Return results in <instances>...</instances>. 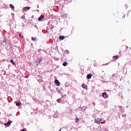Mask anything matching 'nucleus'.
I'll use <instances>...</instances> for the list:
<instances>
[{"label": "nucleus", "instance_id": "1", "mask_svg": "<svg viewBox=\"0 0 131 131\" xmlns=\"http://www.w3.org/2000/svg\"><path fill=\"white\" fill-rule=\"evenodd\" d=\"M67 4H68V1H67V0L59 1V4L60 6H62V7H63L64 5H67Z\"/></svg>", "mask_w": 131, "mask_h": 131}, {"label": "nucleus", "instance_id": "2", "mask_svg": "<svg viewBox=\"0 0 131 131\" xmlns=\"http://www.w3.org/2000/svg\"><path fill=\"white\" fill-rule=\"evenodd\" d=\"M108 96L107 94V93L106 92H103L102 94V97L104 98V99H107V98H108Z\"/></svg>", "mask_w": 131, "mask_h": 131}, {"label": "nucleus", "instance_id": "3", "mask_svg": "<svg viewBox=\"0 0 131 131\" xmlns=\"http://www.w3.org/2000/svg\"><path fill=\"white\" fill-rule=\"evenodd\" d=\"M54 82L55 84H56L57 86H60V82H59V80L56 79L55 80Z\"/></svg>", "mask_w": 131, "mask_h": 131}, {"label": "nucleus", "instance_id": "4", "mask_svg": "<svg viewBox=\"0 0 131 131\" xmlns=\"http://www.w3.org/2000/svg\"><path fill=\"white\" fill-rule=\"evenodd\" d=\"M95 122L96 123H97V124H100V123H101V122L100 121V119L99 118L95 119Z\"/></svg>", "mask_w": 131, "mask_h": 131}, {"label": "nucleus", "instance_id": "5", "mask_svg": "<svg viewBox=\"0 0 131 131\" xmlns=\"http://www.w3.org/2000/svg\"><path fill=\"white\" fill-rule=\"evenodd\" d=\"M23 10L25 12H27V11H29V10H30V7H25L23 8Z\"/></svg>", "mask_w": 131, "mask_h": 131}, {"label": "nucleus", "instance_id": "6", "mask_svg": "<svg viewBox=\"0 0 131 131\" xmlns=\"http://www.w3.org/2000/svg\"><path fill=\"white\" fill-rule=\"evenodd\" d=\"M43 18H45V15H41L38 18V21H41V20H42V19H43Z\"/></svg>", "mask_w": 131, "mask_h": 131}, {"label": "nucleus", "instance_id": "7", "mask_svg": "<svg viewBox=\"0 0 131 131\" xmlns=\"http://www.w3.org/2000/svg\"><path fill=\"white\" fill-rule=\"evenodd\" d=\"M69 85H70V84L69 83V82H66L64 84V86L66 88H68V86H69Z\"/></svg>", "mask_w": 131, "mask_h": 131}, {"label": "nucleus", "instance_id": "8", "mask_svg": "<svg viewBox=\"0 0 131 131\" xmlns=\"http://www.w3.org/2000/svg\"><path fill=\"white\" fill-rule=\"evenodd\" d=\"M86 78H88V79H91V78H92V75L91 74H88Z\"/></svg>", "mask_w": 131, "mask_h": 131}, {"label": "nucleus", "instance_id": "9", "mask_svg": "<svg viewBox=\"0 0 131 131\" xmlns=\"http://www.w3.org/2000/svg\"><path fill=\"white\" fill-rule=\"evenodd\" d=\"M82 88H83V89H84L85 90H86V89H88V85H86L84 84H82Z\"/></svg>", "mask_w": 131, "mask_h": 131}, {"label": "nucleus", "instance_id": "10", "mask_svg": "<svg viewBox=\"0 0 131 131\" xmlns=\"http://www.w3.org/2000/svg\"><path fill=\"white\" fill-rule=\"evenodd\" d=\"M10 8L12 9V10H14L15 9V7L14 6V5H13L12 4H10L9 5Z\"/></svg>", "mask_w": 131, "mask_h": 131}, {"label": "nucleus", "instance_id": "11", "mask_svg": "<svg viewBox=\"0 0 131 131\" xmlns=\"http://www.w3.org/2000/svg\"><path fill=\"white\" fill-rule=\"evenodd\" d=\"M36 62L37 63H38V64H39V63L41 62V58H38L37 60H36Z\"/></svg>", "mask_w": 131, "mask_h": 131}, {"label": "nucleus", "instance_id": "12", "mask_svg": "<svg viewBox=\"0 0 131 131\" xmlns=\"http://www.w3.org/2000/svg\"><path fill=\"white\" fill-rule=\"evenodd\" d=\"M11 125V122L10 121H8L6 123L4 124V125H5V126H7V125Z\"/></svg>", "mask_w": 131, "mask_h": 131}, {"label": "nucleus", "instance_id": "13", "mask_svg": "<svg viewBox=\"0 0 131 131\" xmlns=\"http://www.w3.org/2000/svg\"><path fill=\"white\" fill-rule=\"evenodd\" d=\"M59 39L63 40L65 38V37H64V36L60 35V36H59Z\"/></svg>", "mask_w": 131, "mask_h": 131}, {"label": "nucleus", "instance_id": "14", "mask_svg": "<svg viewBox=\"0 0 131 131\" xmlns=\"http://www.w3.org/2000/svg\"><path fill=\"white\" fill-rule=\"evenodd\" d=\"M7 38H4V39L3 40V42H5V45H7Z\"/></svg>", "mask_w": 131, "mask_h": 131}, {"label": "nucleus", "instance_id": "15", "mask_svg": "<svg viewBox=\"0 0 131 131\" xmlns=\"http://www.w3.org/2000/svg\"><path fill=\"white\" fill-rule=\"evenodd\" d=\"M97 131H102V127H98L97 129H96Z\"/></svg>", "mask_w": 131, "mask_h": 131}, {"label": "nucleus", "instance_id": "16", "mask_svg": "<svg viewBox=\"0 0 131 131\" xmlns=\"http://www.w3.org/2000/svg\"><path fill=\"white\" fill-rule=\"evenodd\" d=\"M58 116H59L57 114H55L54 115V116H53V117H54V118H58Z\"/></svg>", "mask_w": 131, "mask_h": 131}, {"label": "nucleus", "instance_id": "17", "mask_svg": "<svg viewBox=\"0 0 131 131\" xmlns=\"http://www.w3.org/2000/svg\"><path fill=\"white\" fill-rule=\"evenodd\" d=\"M113 58V59H116V60H117L118 59V55L114 56Z\"/></svg>", "mask_w": 131, "mask_h": 131}, {"label": "nucleus", "instance_id": "18", "mask_svg": "<svg viewBox=\"0 0 131 131\" xmlns=\"http://www.w3.org/2000/svg\"><path fill=\"white\" fill-rule=\"evenodd\" d=\"M10 63H12V65H14L15 62H14V60L11 59L10 60Z\"/></svg>", "mask_w": 131, "mask_h": 131}, {"label": "nucleus", "instance_id": "19", "mask_svg": "<svg viewBox=\"0 0 131 131\" xmlns=\"http://www.w3.org/2000/svg\"><path fill=\"white\" fill-rule=\"evenodd\" d=\"M31 39L33 41H35V40H36V37H32Z\"/></svg>", "mask_w": 131, "mask_h": 131}, {"label": "nucleus", "instance_id": "20", "mask_svg": "<svg viewBox=\"0 0 131 131\" xmlns=\"http://www.w3.org/2000/svg\"><path fill=\"white\" fill-rule=\"evenodd\" d=\"M78 121H79V119L77 117L75 120V122H76V123H78Z\"/></svg>", "mask_w": 131, "mask_h": 131}, {"label": "nucleus", "instance_id": "21", "mask_svg": "<svg viewBox=\"0 0 131 131\" xmlns=\"http://www.w3.org/2000/svg\"><path fill=\"white\" fill-rule=\"evenodd\" d=\"M63 66H67V62L65 61L63 62V63H62Z\"/></svg>", "mask_w": 131, "mask_h": 131}, {"label": "nucleus", "instance_id": "22", "mask_svg": "<svg viewBox=\"0 0 131 131\" xmlns=\"http://www.w3.org/2000/svg\"><path fill=\"white\" fill-rule=\"evenodd\" d=\"M56 91L58 93V94H61V91L59 90V88H56Z\"/></svg>", "mask_w": 131, "mask_h": 131}, {"label": "nucleus", "instance_id": "23", "mask_svg": "<svg viewBox=\"0 0 131 131\" xmlns=\"http://www.w3.org/2000/svg\"><path fill=\"white\" fill-rule=\"evenodd\" d=\"M56 101L57 103H60V102H61V98H58Z\"/></svg>", "mask_w": 131, "mask_h": 131}, {"label": "nucleus", "instance_id": "24", "mask_svg": "<svg viewBox=\"0 0 131 131\" xmlns=\"http://www.w3.org/2000/svg\"><path fill=\"white\" fill-rule=\"evenodd\" d=\"M20 19L24 20L25 19V15H23L21 16Z\"/></svg>", "mask_w": 131, "mask_h": 131}, {"label": "nucleus", "instance_id": "25", "mask_svg": "<svg viewBox=\"0 0 131 131\" xmlns=\"http://www.w3.org/2000/svg\"><path fill=\"white\" fill-rule=\"evenodd\" d=\"M19 37H20V38H22L24 37L22 33H19Z\"/></svg>", "mask_w": 131, "mask_h": 131}, {"label": "nucleus", "instance_id": "26", "mask_svg": "<svg viewBox=\"0 0 131 131\" xmlns=\"http://www.w3.org/2000/svg\"><path fill=\"white\" fill-rule=\"evenodd\" d=\"M16 105L17 106H20V102H16Z\"/></svg>", "mask_w": 131, "mask_h": 131}, {"label": "nucleus", "instance_id": "27", "mask_svg": "<svg viewBox=\"0 0 131 131\" xmlns=\"http://www.w3.org/2000/svg\"><path fill=\"white\" fill-rule=\"evenodd\" d=\"M65 53H66V54H69V51L66 50H65Z\"/></svg>", "mask_w": 131, "mask_h": 131}, {"label": "nucleus", "instance_id": "28", "mask_svg": "<svg viewBox=\"0 0 131 131\" xmlns=\"http://www.w3.org/2000/svg\"><path fill=\"white\" fill-rule=\"evenodd\" d=\"M104 120V119H103V118H102V119H99V121H100V122H101V121H103Z\"/></svg>", "mask_w": 131, "mask_h": 131}, {"label": "nucleus", "instance_id": "29", "mask_svg": "<svg viewBox=\"0 0 131 131\" xmlns=\"http://www.w3.org/2000/svg\"><path fill=\"white\" fill-rule=\"evenodd\" d=\"M34 27L36 29H38L37 25H34Z\"/></svg>", "mask_w": 131, "mask_h": 131}, {"label": "nucleus", "instance_id": "30", "mask_svg": "<svg viewBox=\"0 0 131 131\" xmlns=\"http://www.w3.org/2000/svg\"><path fill=\"white\" fill-rule=\"evenodd\" d=\"M61 99H63V100H65V97L63 95H61Z\"/></svg>", "mask_w": 131, "mask_h": 131}, {"label": "nucleus", "instance_id": "31", "mask_svg": "<svg viewBox=\"0 0 131 131\" xmlns=\"http://www.w3.org/2000/svg\"><path fill=\"white\" fill-rule=\"evenodd\" d=\"M80 111H83V107L81 108Z\"/></svg>", "mask_w": 131, "mask_h": 131}, {"label": "nucleus", "instance_id": "32", "mask_svg": "<svg viewBox=\"0 0 131 131\" xmlns=\"http://www.w3.org/2000/svg\"><path fill=\"white\" fill-rule=\"evenodd\" d=\"M122 18H125V14H124V15L123 16Z\"/></svg>", "mask_w": 131, "mask_h": 131}, {"label": "nucleus", "instance_id": "33", "mask_svg": "<svg viewBox=\"0 0 131 131\" xmlns=\"http://www.w3.org/2000/svg\"><path fill=\"white\" fill-rule=\"evenodd\" d=\"M61 103L62 104H65V102H62Z\"/></svg>", "mask_w": 131, "mask_h": 131}, {"label": "nucleus", "instance_id": "34", "mask_svg": "<svg viewBox=\"0 0 131 131\" xmlns=\"http://www.w3.org/2000/svg\"><path fill=\"white\" fill-rule=\"evenodd\" d=\"M126 50H127V49H128V47H127V46H126Z\"/></svg>", "mask_w": 131, "mask_h": 131}, {"label": "nucleus", "instance_id": "35", "mask_svg": "<svg viewBox=\"0 0 131 131\" xmlns=\"http://www.w3.org/2000/svg\"><path fill=\"white\" fill-rule=\"evenodd\" d=\"M119 108H122V106H120Z\"/></svg>", "mask_w": 131, "mask_h": 131}, {"label": "nucleus", "instance_id": "36", "mask_svg": "<svg viewBox=\"0 0 131 131\" xmlns=\"http://www.w3.org/2000/svg\"><path fill=\"white\" fill-rule=\"evenodd\" d=\"M11 15H13V16H14V13H12Z\"/></svg>", "mask_w": 131, "mask_h": 131}, {"label": "nucleus", "instance_id": "37", "mask_svg": "<svg viewBox=\"0 0 131 131\" xmlns=\"http://www.w3.org/2000/svg\"><path fill=\"white\" fill-rule=\"evenodd\" d=\"M125 6H126V7H127V5H126Z\"/></svg>", "mask_w": 131, "mask_h": 131}, {"label": "nucleus", "instance_id": "38", "mask_svg": "<svg viewBox=\"0 0 131 131\" xmlns=\"http://www.w3.org/2000/svg\"><path fill=\"white\" fill-rule=\"evenodd\" d=\"M37 12H38V10H37Z\"/></svg>", "mask_w": 131, "mask_h": 131}, {"label": "nucleus", "instance_id": "39", "mask_svg": "<svg viewBox=\"0 0 131 131\" xmlns=\"http://www.w3.org/2000/svg\"><path fill=\"white\" fill-rule=\"evenodd\" d=\"M130 49H131V48H129V50H130Z\"/></svg>", "mask_w": 131, "mask_h": 131}]
</instances>
